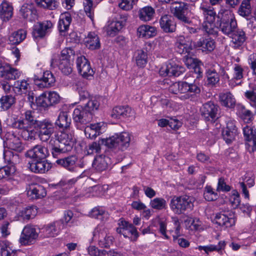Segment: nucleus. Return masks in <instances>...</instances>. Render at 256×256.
<instances>
[{
    "label": "nucleus",
    "mask_w": 256,
    "mask_h": 256,
    "mask_svg": "<svg viewBox=\"0 0 256 256\" xmlns=\"http://www.w3.org/2000/svg\"><path fill=\"white\" fill-rule=\"evenodd\" d=\"M36 103L38 106L42 108L50 106V103L48 100L47 92H44L38 98H36Z\"/></svg>",
    "instance_id": "nucleus-58"
},
{
    "label": "nucleus",
    "mask_w": 256,
    "mask_h": 256,
    "mask_svg": "<svg viewBox=\"0 0 256 256\" xmlns=\"http://www.w3.org/2000/svg\"><path fill=\"white\" fill-rule=\"evenodd\" d=\"M34 80L36 84L40 88L49 87L56 81L55 78L50 71L44 72L42 76L40 78L34 76Z\"/></svg>",
    "instance_id": "nucleus-22"
},
{
    "label": "nucleus",
    "mask_w": 256,
    "mask_h": 256,
    "mask_svg": "<svg viewBox=\"0 0 256 256\" xmlns=\"http://www.w3.org/2000/svg\"><path fill=\"white\" fill-rule=\"evenodd\" d=\"M177 86L178 92L183 94L180 97L182 100H192L195 96L200 92V86L195 82H179Z\"/></svg>",
    "instance_id": "nucleus-7"
},
{
    "label": "nucleus",
    "mask_w": 256,
    "mask_h": 256,
    "mask_svg": "<svg viewBox=\"0 0 256 256\" xmlns=\"http://www.w3.org/2000/svg\"><path fill=\"white\" fill-rule=\"evenodd\" d=\"M27 194L31 199L36 200L45 196L46 194L44 188L38 184H31L26 188Z\"/></svg>",
    "instance_id": "nucleus-20"
},
{
    "label": "nucleus",
    "mask_w": 256,
    "mask_h": 256,
    "mask_svg": "<svg viewBox=\"0 0 256 256\" xmlns=\"http://www.w3.org/2000/svg\"><path fill=\"white\" fill-rule=\"evenodd\" d=\"M24 156L30 160H43L48 156V152L46 148L41 144H37L27 150Z\"/></svg>",
    "instance_id": "nucleus-15"
},
{
    "label": "nucleus",
    "mask_w": 256,
    "mask_h": 256,
    "mask_svg": "<svg viewBox=\"0 0 256 256\" xmlns=\"http://www.w3.org/2000/svg\"><path fill=\"white\" fill-rule=\"evenodd\" d=\"M120 226L116 228L118 233L122 234L125 238H130L132 240L136 241L139 234L136 228L129 222L122 220L119 223Z\"/></svg>",
    "instance_id": "nucleus-11"
},
{
    "label": "nucleus",
    "mask_w": 256,
    "mask_h": 256,
    "mask_svg": "<svg viewBox=\"0 0 256 256\" xmlns=\"http://www.w3.org/2000/svg\"><path fill=\"white\" fill-rule=\"evenodd\" d=\"M4 158L8 164H16L20 163V161L19 154L11 150L4 152Z\"/></svg>",
    "instance_id": "nucleus-47"
},
{
    "label": "nucleus",
    "mask_w": 256,
    "mask_h": 256,
    "mask_svg": "<svg viewBox=\"0 0 256 256\" xmlns=\"http://www.w3.org/2000/svg\"><path fill=\"white\" fill-rule=\"evenodd\" d=\"M76 66L78 72L83 78L89 79L93 76L94 71L92 68L90 62L84 56L77 58Z\"/></svg>",
    "instance_id": "nucleus-14"
},
{
    "label": "nucleus",
    "mask_w": 256,
    "mask_h": 256,
    "mask_svg": "<svg viewBox=\"0 0 256 256\" xmlns=\"http://www.w3.org/2000/svg\"><path fill=\"white\" fill-rule=\"evenodd\" d=\"M237 134V130L234 124L232 122H228L226 126L223 130L222 136L225 142L228 144H231L235 139Z\"/></svg>",
    "instance_id": "nucleus-23"
},
{
    "label": "nucleus",
    "mask_w": 256,
    "mask_h": 256,
    "mask_svg": "<svg viewBox=\"0 0 256 256\" xmlns=\"http://www.w3.org/2000/svg\"><path fill=\"white\" fill-rule=\"evenodd\" d=\"M10 245V243L7 240L0 242L2 256H17V251L12 250Z\"/></svg>",
    "instance_id": "nucleus-45"
},
{
    "label": "nucleus",
    "mask_w": 256,
    "mask_h": 256,
    "mask_svg": "<svg viewBox=\"0 0 256 256\" xmlns=\"http://www.w3.org/2000/svg\"><path fill=\"white\" fill-rule=\"evenodd\" d=\"M35 128L38 130V137L43 142H47L54 132V127L53 123L48 120H44L38 122Z\"/></svg>",
    "instance_id": "nucleus-10"
},
{
    "label": "nucleus",
    "mask_w": 256,
    "mask_h": 256,
    "mask_svg": "<svg viewBox=\"0 0 256 256\" xmlns=\"http://www.w3.org/2000/svg\"><path fill=\"white\" fill-rule=\"evenodd\" d=\"M74 56V50L70 48H66L61 52L60 61H70L71 58Z\"/></svg>",
    "instance_id": "nucleus-57"
},
{
    "label": "nucleus",
    "mask_w": 256,
    "mask_h": 256,
    "mask_svg": "<svg viewBox=\"0 0 256 256\" xmlns=\"http://www.w3.org/2000/svg\"><path fill=\"white\" fill-rule=\"evenodd\" d=\"M58 68L65 75H68L72 72V66L70 61H60Z\"/></svg>",
    "instance_id": "nucleus-60"
},
{
    "label": "nucleus",
    "mask_w": 256,
    "mask_h": 256,
    "mask_svg": "<svg viewBox=\"0 0 256 256\" xmlns=\"http://www.w3.org/2000/svg\"><path fill=\"white\" fill-rule=\"evenodd\" d=\"M190 4L183 2L175 1L170 6V10L172 15L183 24H190L192 20L190 18Z\"/></svg>",
    "instance_id": "nucleus-4"
},
{
    "label": "nucleus",
    "mask_w": 256,
    "mask_h": 256,
    "mask_svg": "<svg viewBox=\"0 0 256 256\" xmlns=\"http://www.w3.org/2000/svg\"><path fill=\"white\" fill-rule=\"evenodd\" d=\"M26 32L20 29L12 32L8 37L10 43L12 44H18L22 42L26 38Z\"/></svg>",
    "instance_id": "nucleus-41"
},
{
    "label": "nucleus",
    "mask_w": 256,
    "mask_h": 256,
    "mask_svg": "<svg viewBox=\"0 0 256 256\" xmlns=\"http://www.w3.org/2000/svg\"><path fill=\"white\" fill-rule=\"evenodd\" d=\"M221 15L218 14V16L220 18L218 28L224 34L230 36L238 28L237 22L230 12H226Z\"/></svg>",
    "instance_id": "nucleus-6"
},
{
    "label": "nucleus",
    "mask_w": 256,
    "mask_h": 256,
    "mask_svg": "<svg viewBox=\"0 0 256 256\" xmlns=\"http://www.w3.org/2000/svg\"><path fill=\"white\" fill-rule=\"evenodd\" d=\"M38 235V232L34 226L27 225L24 228L19 240L23 245L32 244L35 242Z\"/></svg>",
    "instance_id": "nucleus-12"
},
{
    "label": "nucleus",
    "mask_w": 256,
    "mask_h": 256,
    "mask_svg": "<svg viewBox=\"0 0 256 256\" xmlns=\"http://www.w3.org/2000/svg\"><path fill=\"white\" fill-rule=\"evenodd\" d=\"M76 90L79 94L80 102H84L88 100L87 102H88L89 100H91L92 99H96L94 98H90V94L84 87V82L78 81L76 84Z\"/></svg>",
    "instance_id": "nucleus-43"
},
{
    "label": "nucleus",
    "mask_w": 256,
    "mask_h": 256,
    "mask_svg": "<svg viewBox=\"0 0 256 256\" xmlns=\"http://www.w3.org/2000/svg\"><path fill=\"white\" fill-rule=\"evenodd\" d=\"M131 112V108L128 106H117L112 110L111 116L114 118H124L130 116Z\"/></svg>",
    "instance_id": "nucleus-27"
},
{
    "label": "nucleus",
    "mask_w": 256,
    "mask_h": 256,
    "mask_svg": "<svg viewBox=\"0 0 256 256\" xmlns=\"http://www.w3.org/2000/svg\"><path fill=\"white\" fill-rule=\"evenodd\" d=\"M13 14V8L10 4L4 2L0 6V16L3 21H8Z\"/></svg>",
    "instance_id": "nucleus-34"
},
{
    "label": "nucleus",
    "mask_w": 256,
    "mask_h": 256,
    "mask_svg": "<svg viewBox=\"0 0 256 256\" xmlns=\"http://www.w3.org/2000/svg\"><path fill=\"white\" fill-rule=\"evenodd\" d=\"M36 214V209L34 206L26 208L22 212V216L24 219L30 220L34 218Z\"/></svg>",
    "instance_id": "nucleus-63"
},
{
    "label": "nucleus",
    "mask_w": 256,
    "mask_h": 256,
    "mask_svg": "<svg viewBox=\"0 0 256 256\" xmlns=\"http://www.w3.org/2000/svg\"><path fill=\"white\" fill-rule=\"evenodd\" d=\"M204 198L208 201L215 200L218 198V193L214 191L212 186H207L204 188Z\"/></svg>",
    "instance_id": "nucleus-54"
},
{
    "label": "nucleus",
    "mask_w": 256,
    "mask_h": 256,
    "mask_svg": "<svg viewBox=\"0 0 256 256\" xmlns=\"http://www.w3.org/2000/svg\"><path fill=\"white\" fill-rule=\"evenodd\" d=\"M36 4L39 6L48 8L49 10H54L56 8L58 4L55 0H35Z\"/></svg>",
    "instance_id": "nucleus-56"
},
{
    "label": "nucleus",
    "mask_w": 256,
    "mask_h": 256,
    "mask_svg": "<svg viewBox=\"0 0 256 256\" xmlns=\"http://www.w3.org/2000/svg\"><path fill=\"white\" fill-rule=\"evenodd\" d=\"M138 34L140 37L149 38L156 35V28L149 25H142L137 30Z\"/></svg>",
    "instance_id": "nucleus-33"
},
{
    "label": "nucleus",
    "mask_w": 256,
    "mask_h": 256,
    "mask_svg": "<svg viewBox=\"0 0 256 256\" xmlns=\"http://www.w3.org/2000/svg\"><path fill=\"white\" fill-rule=\"evenodd\" d=\"M4 142V145L10 150L18 152H21L24 150V146L20 138L13 132L6 134Z\"/></svg>",
    "instance_id": "nucleus-8"
},
{
    "label": "nucleus",
    "mask_w": 256,
    "mask_h": 256,
    "mask_svg": "<svg viewBox=\"0 0 256 256\" xmlns=\"http://www.w3.org/2000/svg\"><path fill=\"white\" fill-rule=\"evenodd\" d=\"M84 10L87 16L92 20L94 19V8L93 2L92 0H84Z\"/></svg>",
    "instance_id": "nucleus-62"
},
{
    "label": "nucleus",
    "mask_w": 256,
    "mask_h": 256,
    "mask_svg": "<svg viewBox=\"0 0 256 256\" xmlns=\"http://www.w3.org/2000/svg\"><path fill=\"white\" fill-rule=\"evenodd\" d=\"M72 22V18L69 12H64L60 15L58 22V28L60 32L66 31Z\"/></svg>",
    "instance_id": "nucleus-42"
},
{
    "label": "nucleus",
    "mask_w": 256,
    "mask_h": 256,
    "mask_svg": "<svg viewBox=\"0 0 256 256\" xmlns=\"http://www.w3.org/2000/svg\"><path fill=\"white\" fill-rule=\"evenodd\" d=\"M200 110L202 116L206 121H210L212 122H214L215 120L218 118L220 108L214 102L210 101L204 104Z\"/></svg>",
    "instance_id": "nucleus-9"
},
{
    "label": "nucleus",
    "mask_w": 256,
    "mask_h": 256,
    "mask_svg": "<svg viewBox=\"0 0 256 256\" xmlns=\"http://www.w3.org/2000/svg\"><path fill=\"white\" fill-rule=\"evenodd\" d=\"M55 140L51 139L49 142L54 158H58L62 154L71 151L74 146L71 135L60 132L55 135Z\"/></svg>",
    "instance_id": "nucleus-3"
},
{
    "label": "nucleus",
    "mask_w": 256,
    "mask_h": 256,
    "mask_svg": "<svg viewBox=\"0 0 256 256\" xmlns=\"http://www.w3.org/2000/svg\"><path fill=\"white\" fill-rule=\"evenodd\" d=\"M53 24L50 20L36 23L33 26L32 34L34 38H42L50 32Z\"/></svg>",
    "instance_id": "nucleus-13"
},
{
    "label": "nucleus",
    "mask_w": 256,
    "mask_h": 256,
    "mask_svg": "<svg viewBox=\"0 0 256 256\" xmlns=\"http://www.w3.org/2000/svg\"><path fill=\"white\" fill-rule=\"evenodd\" d=\"M20 72L9 64L0 62V78L7 80H16L19 78Z\"/></svg>",
    "instance_id": "nucleus-17"
},
{
    "label": "nucleus",
    "mask_w": 256,
    "mask_h": 256,
    "mask_svg": "<svg viewBox=\"0 0 256 256\" xmlns=\"http://www.w3.org/2000/svg\"><path fill=\"white\" fill-rule=\"evenodd\" d=\"M136 60L138 66L144 67L147 63V54L143 50H138Z\"/></svg>",
    "instance_id": "nucleus-55"
},
{
    "label": "nucleus",
    "mask_w": 256,
    "mask_h": 256,
    "mask_svg": "<svg viewBox=\"0 0 256 256\" xmlns=\"http://www.w3.org/2000/svg\"><path fill=\"white\" fill-rule=\"evenodd\" d=\"M194 200V197L187 195L174 196L170 200V207L176 214H184L192 210Z\"/></svg>",
    "instance_id": "nucleus-5"
},
{
    "label": "nucleus",
    "mask_w": 256,
    "mask_h": 256,
    "mask_svg": "<svg viewBox=\"0 0 256 256\" xmlns=\"http://www.w3.org/2000/svg\"><path fill=\"white\" fill-rule=\"evenodd\" d=\"M24 120L28 122V124L33 126L34 128L41 121L36 120V112L32 110H27L24 113Z\"/></svg>",
    "instance_id": "nucleus-51"
},
{
    "label": "nucleus",
    "mask_w": 256,
    "mask_h": 256,
    "mask_svg": "<svg viewBox=\"0 0 256 256\" xmlns=\"http://www.w3.org/2000/svg\"><path fill=\"white\" fill-rule=\"evenodd\" d=\"M98 244L102 248H109L113 244L114 238L104 232L98 234Z\"/></svg>",
    "instance_id": "nucleus-46"
},
{
    "label": "nucleus",
    "mask_w": 256,
    "mask_h": 256,
    "mask_svg": "<svg viewBox=\"0 0 256 256\" xmlns=\"http://www.w3.org/2000/svg\"><path fill=\"white\" fill-rule=\"evenodd\" d=\"M86 46L91 50L99 49L100 43L98 36L94 32H90L84 39Z\"/></svg>",
    "instance_id": "nucleus-29"
},
{
    "label": "nucleus",
    "mask_w": 256,
    "mask_h": 256,
    "mask_svg": "<svg viewBox=\"0 0 256 256\" xmlns=\"http://www.w3.org/2000/svg\"><path fill=\"white\" fill-rule=\"evenodd\" d=\"M252 0H243L238 10V14L243 17L248 16L252 12L250 1Z\"/></svg>",
    "instance_id": "nucleus-49"
},
{
    "label": "nucleus",
    "mask_w": 256,
    "mask_h": 256,
    "mask_svg": "<svg viewBox=\"0 0 256 256\" xmlns=\"http://www.w3.org/2000/svg\"><path fill=\"white\" fill-rule=\"evenodd\" d=\"M200 9L204 15L205 20L208 24H212L215 21L216 12L213 8L206 4H202Z\"/></svg>",
    "instance_id": "nucleus-35"
},
{
    "label": "nucleus",
    "mask_w": 256,
    "mask_h": 256,
    "mask_svg": "<svg viewBox=\"0 0 256 256\" xmlns=\"http://www.w3.org/2000/svg\"><path fill=\"white\" fill-rule=\"evenodd\" d=\"M29 84L24 80L16 81L14 84V88L17 90L18 92L26 93Z\"/></svg>",
    "instance_id": "nucleus-61"
},
{
    "label": "nucleus",
    "mask_w": 256,
    "mask_h": 256,
    "mask_svg": "<svg viewBox=\"0 0 256 256\" xmlns=\"http://www.w3.org/2000/svg\"><path fill=\"white\" fill-rule=\"evenodd\" d=\"M196 46L200 48L204 52H212L216 48V42L210 38H202L197 42Z\"/></svg>",
    "instance_id": "nucleus-30"
},
{
    "label": "nucleus",
    "mask_w": 256,
    "mask_h": 256,
    "mask_svg": "<svg viewBox=\"0 0 256 256\" xmlns=\"http://www.w3.org/2000/svg\"><path fill=\"white\" fill-rule=\"evenodd\" d=\"M230 201L234 208H237L240 204V194L237 190H233L230 196Z\"/></svg>",
    "instance_id": "nucleus-64"
},
{
    "label": "nucleus",
    "mask_w": 256,
    "mask_h": 256,
    "mask_svg": "<svg viewBox=\"0 0 256 256\" xmlns=\"http://www.w3.org/2000/svg\"><path fill=\"white\" fill-rule=\"evenodd\" d=\"M30 170L36 174H44L51 168L46 159L30 160L28 162Z\"/></svg>",
    "instance_id": "nucleus-16"
},
{
    "label": "nucleus",
    "mask_w": 256,
    "mask_h": 256,
    "mask_svg": "<svg viewBox=\"0 0 256 256\" xmlns=\"http://www.w3.org/2000/svg\"><path fill=\"white\" fill-rule=\"evenodd\" d=\"M77 161V158L74 156H71L64 158H60L56 160V164L66 170L73 172L74 170Z\"/></svg>",
    "instance_id": "nucleus-31"
},
{
    "label": "nucleus",
    "mask_w": 256,
    "mask_h": 256,
    "mask_svg": "<svg viewBox=\"0 0 256 256\" xmlns=\"http://www.w3.org/2000/svg\"><path fill=\"white\" fill-rule=\"evenodd\" d=\"M150 205L153 208L160 210L166 208V201L162 198H156L150 201Z\"/></svg>",
    "instance_id": "nucleus-59"
},
{
    "label": "nucleus",
    "mask_w": 256,
    "mask_h": 256,
    "mask_svg": "<svg viewBox=\"0 0 256 256\" xmlns=\"http://www.w3.org/2000/svg\"><path fill=\"white\" fill-rule=\"evenodd\" d=\"M20 133L22 136L26 140L32 141L36 139V132L28 126Z\"/></svg>",
    "instance_id": "nucleus-53"
},
{
    "label": "nucleus",
    "mask_w": 256,
    "mask_h": 256,
    "mask_svg": "<svg viewBox=\"0 0 256 256\" xmlns=\"http://www.w3.org/2000/svg\"><path fill=\"white\" fill-rule=\"evenodd\" d=\"M220 101L222 106L232 108L236 104V100L230 92H222L219 94Z\"/></svg>",
    "instance_id": "nucleus-36"
},
{
    "label": "nucleus",
    "mask_w": 256,
    "mask_h": 256,
    "mask_svg": "<svg viewBox=\"0 0 256 256\" xmlns=\"http://www.w3.org/2000/svg\"><path fill=\"white\" fill-rule=\"evenodd\" d=\"M56 126L64 130H69L71 124V118L66 112H60L55 122Z\"/></svg>",
    "instance_id": "nucleus-26"
},
{
    "label": "nucleus",
    "mask_w": 256,
    "mask_h": 256,
    "mask_svg": "<svg viewBox=\"0 0 256 256\" xmlns=\"http://www.w3.org/2000/svg\"><path fill=\"white\" fill-rule=\"evenodd\" d=\"M160 27L166 33H172L176 30V23L174 18L170 15L162 16L160 20Z\"/></svg>",
    "instance_id": "nucleus-21"
},
{
    "label": "nucleus",
    "mask_w": 256,
    "mask_h": 256,
    "mask_svg": "<svg viewBox=\"0 0 256 256\" xmlns=\"http://www.w3.org/2000/svg\"><path fill=\"white\" fill-rule=\"evenodd\" d=\"M226 242L224 240L219 242L218 245L210 244L206 246H199V250H204L206 254L210 252L216 251L219 252L224 250L226 246Z\"/></svg>",
    "instance_id": "nucleus-48"
},
{
    "label": "nucleus",
    "mask_w": 256,
    "mask_h": 256,
    "mask_svg": "<svg viewBox=\"0 0 256 256\" xmlns=\"http://www.w3.org/2000/svg\"><path fill=\"white\" fill-rule=\"evenodd\" d=\"M60 223V221H56L46 225L42 228V232L47 237H54L58 232L60 228H58Z\"/></svg>",
    "instance_id": "nucleus-38"
},
{
    "label": "nucleus",
    "mask_w": 256,
    "mask_h": 256,
    "mask_svg": "<svg viewBox=\"0 0 256 256\" xmlns=\"http://www.w3.org/2000/svg\"><path fill=\"white\" fill-rule=\"evenodd\" d=\"M102 124L100 122L90 124L86 126L84 128V134L86 136L90 139L96 138L99 136L102 132Z\"/></svg>",
    "instance_id": "nucleus-32"
},
{
    "label": "nucleus",
    "mask_w": 256,
    "mask_h": 256,
    "mask_svg": "<svg viewBox=\"0 0 256 256\" xmlns=\"http://www.w3.org/2000/svg\"><path fill=\"white\" fill-rule=\"evenodd\" d=\"M15 102V98L12 95L3 96L0 99L2 108L5 110L8 109Z\"/></svg>",
    "instance_id": "nucleus-52"
},
{
    "label": "nucleus",
    "mask_w": 256,
    "mask_h": 256,
    "mask_svg": "<svg viewBox=\"0 0 256 256\" xmlns=\"http://www.w3.org/2000/svg\"><path fill=\"white\" fill-rule=\"evenodd\" d=\"M20 14L29 22L34 21L38 18L37 10L32 4H24L20 10Z\"/></svg>",
    "instance_id": "nucleus-19"
},
{
    "label": "nucleus",
    "mask_w": 256,
    "mask_h": 256,
    "mask_svg": "<svg viewBox=\"0 0 256 256\" xmlns=\"http://www.w3.org/2000/svg\"><path fill=\"white\" fill-rule=\"evenodd\" d=\"M250 90L244 93V96L248 100L252 106L256 110V84H250L249 85Z\"/></svg>",
    "instance_id": "nucleus-44"
},
{
    "label": "nucleus",
    "mask_w": 256,
    "mask_h": 256,
    "mask_svg": "<svg viewBox=\"0 0 256 256\" xmlns=\"http://www.w3.org/2000/svg\"><path fill=\"white\" fill-rule=\"evenodd\" d=\"M244 134L246 140L252 142V150H256V128L246 126L243 129Z\"/></svg>",
    "instance_id": "nucleus-37"
},
{
    "label": "nucleus",
    "mask_w": 256,
    "mask_h": 256,
    "mask_svg": "<svg viewBox=\"0 0 256 256\" xmlns=\"http://www.w3.org/2000/svg\"><path fill=\"white\" fill-rule=\"evenodd\" d=\"M155 10L150 6H146L138 11V17L141 20L148 22L152 20L154 16Z\"/></svg>",
    "instance_id": "nucleus-39"
},
{
    "label": "nucleus",
    "mask_w": 256,
    "mask_h": 256,
    "mask_svg": "<svg viewBox=\"0 0 256 256\" xmlns=\"http://www.w3.org/2000/svg\"><path fill=\"white\" fill-rule=\"evenodd\" d=\"M100 102L96 99H92L84 104L76 108L72 114V118L78 126L86 125L91 122L96 111L100 107Z\"/></svg>",
    "instance_id": "nucleus-2"
},
{
    "label": "nucleus",
    "mask_w": 256,
    "mask_h": 256,
    "mask_svg": "<svg viewBox=\"0 0 256 256\" xmlns=\"http://www.w3.org/2000/svg\"><path fill=\"white\" fill-rule=\"evenodd\" d=\"M206 84L209 86H214L219 82L220 78L216 70L210 68L208 69L206 72Z\"/></svg>",
    "instance_id": "nucleus-40"
},
{
    "label": "nucleus",
    "mask_w": 256,
    "mask_h": 256,
    "mask_svg": "<svg viewBox=\"0 0 256 256\" xmlns=\"http://www.w3.org/2000/svg\"><path fill=\"white\" fill-rule=\"evenodd\" d=\"M130 134L123 132L119 135L112 136L106 138H100L97 142H94L88 146L87 154L98 153L100 151V146H106L108 148L114 152L124 151L130 146Z\"/></svg>",
    "instance_id": "nucleus-1"
},
{
    "label": "nucleus",
    "mask_w": 256,
    "mask_h": 256,
    "mask_svg": "<svg viewBox=\"0 0 256 256\" xmlns=\"http://www.w3.org/2000/svg\"><path fill=\"white\" fill-rule=\"evenodd\" d=\"M216 223L220 226L226 228H230L235 224L234 213L230 212L229 216L224 214H219L216 215L215 218Z\"/></svg>",
    "instance_id": "nucleus-25"
},
{
    "label": "nucleus",
    "mask_w": 256,
    "mask_h": 256,
    "mask_svg": "<svg viewBox=\"0 0 256 256\" xmlns=\"http://www.w3.org/2000/svg\"><path fill=\"white\" fill-rule=\"evenodd\" d=\"M238 112L239 116L246 123L251 122L253 118V114L251 111L246 109L243 106H238Z\"/></svg>",
    "instance_id": "nucleus-50"
},
{
    "label": "nucleus",
    "mask_w": 256,
    "mask_h": 256,
    "mask_svg": "<svg viewBox=\"0 0 256 256\" xmlns=\"http://www.w3.org/2000/svg\"><path fill=\"white\" fill-rule=\"evenodd\" d=\"M110 164V158L108 156L102 154L96 156L92 162L93 166L100 172L107 170Z\"/></svg>",
    "instance_id": "nucleus-24"
},
{
    "label": "nucleus",
    "mask_w": 256,
    "mask_h": 256,
    "mask_svg": "<svg viewBox=\"0 0 256 256\" xmlns=\"http://www.w3.org/2000/svg\"><path fill=\"white\" fill-rule=\"evenodd\" d=\"M229 36L232 38L233 46L236 48H239L246 40L244 32L238 28Z\"/></svg>",
    "instance_id": "nucleus-28"
},
{
    "label": "nucleus",
    "mask_w": 256,
    "mask_h": 256,
    "mask_svg": "<svg viewBox=\"0 0 256 256\" xmlns=\"http://www.w3.org/2000/svg\"><path fill=\"white\" fill-rule=\"evenodd\" d=\"M184 72V68L182 66L169 63L165 66H162L159 71L160 74L164 76H178Z\"/></svg>",
    "instance_id": "nucleus-18"
}]
</instances>
